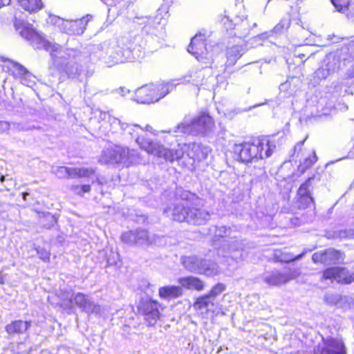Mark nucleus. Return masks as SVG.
Segmentation results:
<instances>
[{"label":"nucleus","instance_id":"1","mask_svg":"<svg viewBox=\"0 0 354 354\" xmlns=\"http://www.w3.org/2000/svg\"><path fill=\"white\" fill-rule=\"evenodd\" d=\"M136 141L140 148L148 154L153 155L158 158H163L166 161L172 162L180 158H184L186 156L189 160L185 163V165L191 169H195L198 163L207 158V148L195 142L185 145V149L183 150L181 148L167 149L160 142L148 138L146 135L138 136Z\"/></svg>","mask_w":354,"mask_h":354},{"label":"nucleus","instance_id":"2","mask_svg":"<svg viewBox=\"0 0 354 354\" xmlns=\"http://www.w3.org/2000/svg\"><path fill=\"white\" fill-rule=\"evenodd\" d=\"M180 202L173 209V220L178 223L198 224L203 217L201 198L195 194L183 190L180 194Z\"/></svg>","mask_w":354,"mask_h":354},{"label":"nucleus","instance_id":"3","mask_svg":"<svg viewBox=\"0 0 354 354\" xmlns=\"http://www.w3.org/2000/svg\"><path fill=\"white\" fill-rule=\"evenodd\" d=\"M13 25L19 35L33 47L43 49L49 52L52 57H55L61 51L62 46L56 43H52L46 39L34 26L14 17Z\"/></svg>","mask_w":354,"mask_h":354},{"label":"nucleus","instance_id":"4","mask_svg":"<svg viewBox=\"0 0 354 354\" xmlns=\"http://www.w3.org/2000/svg\"><path fill=\"white\" fill-rule=\"evenodd\" d=\"M169 91L168 84H149L138 88L135 91V100L140 104H151L164 97Z\"/></svg>","mask_w":354,"mask_h":354},{"label":"nucleus","instance_id":"5","mask_svg":"<svg viewBox=\"0 0 354 354\" xmlns=\"http://www.w3.org/2000/svg\"><path fill=\"white\" fill-rule=\"evenodd\" d=\"M164 308L155 299H142L137 307L138 313L144 317L148 325L153 326L160 317V311Z\"/></svg>","mask_w":354,"mask_h":354},{"label":"nucleus","instance_id":"6","mask_svg":"<svg viewBox=\"0 0 354 354\" xmlns=\"http://www.w3.org/2000/svg\"><path fill=\"white\" fill-rule=\"evenodd\" d=\"M321 279L340 285H350L354 282V272L344 266H332L323 270Z\"/></svg>","mask_w":354,"mask_h":354},{"label":"nucleus","instance_id":"7","mask_svg":"<svg viewBox=\"0 0 354 354\" xmlns=\"http://www.w3.org/2000/svg\"><path fill=\"white\" fill-rule=\"evenodd\" d=\"M207 40L201 35L194 37L188 46V52L195 58L205 64H212L214 59L210 51L207 49Z\"/></svg>","mask_w":354,"mask_h":354},{"label":"nucleus","instance_id":"8","mask_svg":"<svg viewBox=\"0 0 354 354\" xmlns=\"http://www.w3.org/2000/svg\"><path fill=\"white\" fill-rule=\"evenodd\" d=\"M233 152L242 162L248 163L260 160L254 138L250 142L235 144Z\"/></svg>","mask_w":354,"mask_h":354},{"label":"nucleus","instance_id":"9","mask_svg":"<svg viewBox=\"0 0 354 354\" xmlns=\"http://www.w3.org/2000/svg\"><path fill=\"white\" fill-rule=\"evenodd\" d=\"M345 254L343 252L333 248L315 252L312 259L315 263L324 266L336 264L344 261Z\"/></svg>","mask_w":354,"mask_h":354},{"label":"nucleus","instance_id":"10","mask_svg":"<svg viewBox=\"0 0 354 354\" xmlns=\"http://www.w3.org/2000/svg\"><path fill=\"white\" fill-rule=\"evenodd\" d=\"M306 253L307 250L298 253L294 248L285 247L274 250L270 261L274 263H288L301 259Z\"/></svg>","mask_w":354,"mask_h":354},{"label":"nucleus","instance_id":"11","mask_svg":"<svg viewBox=\"0 0 354 354\" xmlns=\"http://www.w3.org/2000/svg\"><path fill=\"white\" fill-rule=\"evenodd\" d=\"M313 354H346L343 342L334 338L323 339L315 347Z\"/></svg>","mask_w":354,"mask_h":354},{"label":"nucleus","instance_id":"12","mask_svg":"<svg viewBox=\"0 0 354 354\" xmlns=\"http://www.w3.org/2000/svg\"><path fill=\"white\" fill-rule=\"evenodd\" d=\"M92 19L93 15L88 14L74 20L62 21L64 25V32L73 35H80L84 33L88 22Z\"/></svg>","mask_w":354,"mask_h":354},{"label":"nucleus","instance_id":"13","mask_svg":"<svg viewBox=\"0 0 354 354\" xmlns=\"http://www.w3.org/2000/svg\"><path fill=\"white\" fill-rule=\"evenodd\" d=\"M129 155L128 149L117 146L103 151L100 161L104 164H119L128 159Z\"/></svg>","mask_w":354,"mask_h":354},{"label":"nucleus","instance_id":"14","mask_svg":"<svg viewBox=\"0 0 354 354\" xmlns=\"http://www.w3.org/2000/svg\"><path fill=\"white\" fill-rule=\"evenodd\" d=\"M4 68L8 73L15 79H19L24 84L31 76V73L23 65L10 59L5 60Z\"/></svg>","mask_w":354,"mask_h":354},{"label":"nucleus","instance_id":"15","mask_svg":"<svg viewBox=\"0 0 354 354\" xmlns=\"http://www.w3.org/2000/svg\"><path fill=\"white\" fill-rule=\"evenodd\" d=\"M254 139L260 160L270 158L276 148L274 142L268 136H259Z\"/></svg>","mask_w":354,"mask_h":354},{"label":"nucleus","instance_id":"16","mask_svg":"<svg viewBox=\"0 0 354 354\" xmlns=\"http://www.w3.org/2000/svg\"><path fill=\"white\" fill-rule=\"evenodd\" d=\"M182 289L201 292L205 288V283L201 278L192 275L180 277L178 280Z\"/></svg>","mask_w":354,"mask_h":354},{"label":"nucleus","instance_id":"17","mask_svg":"<svg viewBox=\"0 0 354 354\" xmlns=\"http://www.w3.org/2000/svg\"><path fill=\"white\" fill-rule=\"evenodd\" d=\"M295 277L293 272H281L274 271L264 279V281L269 286H280L286 284Z\"/></svg>","mask_w":354,"mask_h":354},{"label":"nucleus","instance_id":"18","mask_svg":"<svg viewBox=\"0 0 354 354\" xmlns=\"http://www.w3.org/2000/svg\"><path fill=\"white\" fill-rule=\"evenodd\" d=\"M192 124L200 129L203 132L212 130L215 127V122L212 117L206 112H201L192 120Z\"/></svg>","mask_w":354,"mask_h":354},{"label":"nucleus","instance_id":"19","mask_svg":"<svg viewBox=\"0 0 354 354\" xmlns=\"http://www.w3.org/2000/svg\"><path fill=\"white\" fill-rule=\"evenodd\" d=\"M31 326V321H23L21 319L12 321L5 326V330L9 336L21 335L26 332Z\"/></svg>","mask_w":354,"mask_h":354},{"label":"nucleus","instance_id":"20","mask_svg":"<svg viewBox=\"0 0 354 354\" xmlns=\"http://www.w3.org/2000/svg\"><path fill=\"white\" fill-rule=\"evenodd\" d=\"M183 295L180 286H165L158 289V295L161 299L170 300L178 298Z\"/></svg>","mask_w":354,"mask_h":354},{"label":"nucleus","instance_id":"21","mask_svg":"<svg viewBox=\"0 0 354 354\" xmlns=\"http://www.w3.org/2000/svg\"><path fill=\"white\" fill-rule=\"evenodd\" d=\"M214 299L207 294L197 297L193 304L196 310H205V313H208L210 311V308H214Z\"/></svg>","mask_w":354,"mask_h":354},{"label":"nucleus","instance_id":"22","mask_svg":"<svg viewBox=\"0 0 354 354\" xmlns=\"http://www.w3.org/2000/svg\"><path fill=\"white\" fill-rule=\"evenodd\" d=\"M148 239V232L146 230H137L136 231H127L122 234L120 239L122 243L129 244L136 242L138 239Z\"/></svg>","mask_w":354,"mask_h":354},{"label":"nucleus","instance_id":"23","mask_svg":"<svg viewBox=\"0 0 354 354\" xmlns=\"http://www.w3.org/2000/svg\"><path fill=\"white\" fill-rule=\"evenodd\" d=\"M39 218V222L41 227L51 229L57 224V216L49 212H44L35 210Z\"/></svg>","mask_w":354,"mask_h":354},{"label":"nucleus","instance_id":"24","mask_svg":"<svg viewBox=\"0 0 354 354\" xmlns=\"http://www.w3.org/2000/svg\"><path fill=\"white\" fill-rule=\"evenodd\" d=\"M17 2L30 14L36 13L44 7L41 0H17Z\"/></svg>","mask_w":354,"mask_h":354},{"label":"nucleus","instance_id":"25","mask_svg":"<svg viewBox=\"0 0 354 354\" xmlns=\"http://www.w3.org/2000/svg\"><path fill=\"white\" fill-rule=\"evenodd\" d=\"M75 306L82 308V310L85 311L92 307L91 302L86 298V296L82 293H77L73 299Z\"/></svg>","mask_w":354,"mask_h":354},{"label":"nucleus","instance_id":"26","mask_svg":"<svg viewBox=\"0 0 354 354\" xmlns=\"http://www.w3.org/2000/svg\"><path fill=\"white\" fill-rule=\"evenodd\" d=\"M57 174L59 175V177L77 178V167L71 168L62 166L57 169Z\"/></svg>","mask_w":354,"mask_h":354},{"label":"nucleus","instance_id":"27","mask_svg":"<svg viewBox=\"0 0 354 354\" xmlns=\"http://www.w3.org/2000/svg\"><path fill=\"white\" fill-rule=\"evenodd\" d=\"M330 2L337 11L344 12L349 10L354 0H330Z\"/></svg>","mask_w":354,"mask_h":354},{"label":"nucleus","instance_id":"28","mask_svg":"<svg viewBox=\"0 0 354 354\" xmlns=\"http://www.w3.org/2000/svg\"><path fill=\"white\" fill-rule=\"evenodd\" d=\"M196 73H190L184 75L180 79V84L185 85H192V86H199L201 80L200 78L196 75Z\"/></svg>","mask_w":354,"mask_h":354},{"label":"nucleus","instance_id":"29","mask_svg":"<svg viewBox=\"0 0 354 354\" xmlns=\"http://www.w3.org/2000/svg\"><path fill=\"white\" fill-rule=\"evenodd\" d=\"M298 200L302 203L306 199L310 198V189L308 180L303 183L297 191Z\"/></svg>","mask_w":354,"mask_h":354},{"label":"nucleus","instance_id":"30","mask_svg":"<svg viewBox=\"0 0 354 354\" xmlns=\"http://www.w3.org/2000/svg\"><path fill=\"white\" fill-rule=\"evenodd\" d=\"M225 290V284L219 282L214 285L207 294L209 295L212 299H214V297L221 295Z\"/></svg>","mask_w":354,"mask_h":354},{"label":"nucleus","instance_id":"31","mask_svg":"<svg viewBox=\"0 0 354 354\" xmlns=\"http://www.w3.org/2000/svg\"><path fill=\"white\" fill-rule=\"evenodd\" d=\"M220 24L222 28L226 31L230 32L233 30L235 28L236 24L233 22V21L230 19L227 16H223L221 17Z\"/></svg>","mask_w":354,"mask_h":354},{"label":"nucleus","instance_id":"32","mask_svg":"<svg viewBox=\"0 0 354 354\" xmlns=\"http://www.w3.org/2000/svg\"><path fill=\"white\" fill-rule=\"evenodd\" d=\"M95 174V169L91 167H77V178H90Z\"/></svg>","mask_w":354,"mask_h":354},{"label":"nucleus","instance_id":"33","mask_svg":"<svg viewBox=\"0 0 354 354\" xmlns=\"http://www.w3.org/2000/svg\"><path fill=\"white\" fill-rule=\"evenodd\" d=\"M72 190L74 191L75 194L83 196L85 193H88L91 190L90 185H73L71 187Z\"/></svg>","mask_w":354,"mask_h":354},{"label":"nucleus","instance_id":"34","mask_svg":"<svg viewBox=\"0 0 354 354\" xmlns=\"http://www.w3.org/2000/svg\"><path fill=\"white\" fill-rule=\"evenodd\" d=\"M37 254L39 255V259L45 263L50 262V252L44 248L37 247L35 248Z\"/></svg>","mask_w":354,"mask_h":354},{"label":"nucleus","instance_id":"35","mask_svg":"<svg viewBox=\"0 0 354 354\" xmlns=\"http://www.w3.org/2000/svg\"><path fill=\"white\" fill-rule=\"evenodd\" d=\"M239 58V56L237 53L233 50L228 51L227 53L226 65L230 66L234 65Z\"/></svg>","mask_w":354,"mask_h":354},{"label":"nucleus","instance_id":"36","mask_svg":"<svg viewBox=\"0 0 354 354\" xmlns=\"http://www.w3.org/2000/svg\"><path fill=\"white\" fill-rule=\"evenodd\" d=\"M346 49L351 56H354V39L346 44Z\"/></svg>","mask_w":354,"mask_h":354},{"label":"nucleus","instance_id":"37","mask_svg":"<svg viewBox=\"0 0 354 354\" xmlns=\"http://www.w3.org/2000/svg\"><path fill=\"white\" fill-rule=\"evenodd\" d=\"M118 3L121 4L122 7L128 8L130 5L133 4V0H118Z\"/></svg>","mask_w":354,"mask_h":354},{"label":"nucleus","instance_id":"38","mask_svg":"<svg viewBox=\"0 0 354 354\" xmlns=\"http://www.w3.org/2000/svg\"><path fill=\"white\" fill-rule=\"evenodd\" d=\"M10 0H0V8L2 7L8 5L10 3Z\"/></svg>","mask_w":354,"mask_h":354},{"label":"nucleus","instance_id":"39","mask_svg":"<svg viewBox=\"0 0 354 354\" xmlns=\"http://www.w3.org/2000/svg\"><path fill=\"white\" fill-rule=\"evenodd\" d=\"M29 195H30V194H29V193H28V192H23V193H22V198H23V200H24V201H28L27 197H28Z\"/></svg>","mask_w":354,"mask_h":354},{"label":"nucleus","instance_id":"40","mask_svg":"<svg viewBox=\"0 0 354 354\" xmlns=\"http://www.w3.org/2000/svg\"><path fill=\"white\" fill-rule=\"evenodd\" d=\"M120 90L121 92L123 93V94L129 93V92H130V91L129 89L125 88L124 87H120Z\"/></svg>","mask_w":354,"mask_h":354},{"label":"nucleus","instance_id":"41","mask_svg":"<svg viewBox=\"0 0 354 354\" xmlns=\"http://www.w3.org/2000/svg\"><path fill=\"white\" fill-rule=\"evenodd\" d=\"M210 270H211V271H213V269H211V268H205V271H204V272H203V273H204L205 274L207 275V272L208 271H210Z\"/></svg>","mask_w":354,"mask_h":354},{"label":"nucleus","instance_id":"42","mask_svg":"<svg viewBox=\"0 0 354 354\" xmlns=\"http://www.w3.org/2000/svg\"><path fill=\"white\" fill-rule=\"evenodd\" d=\"M4 180H5V176H3V175H2V176H1V177H0V181H1V183H3V182H4Z\"/></svg>","mask_w":354,"mask_h":354}]
</instances>
